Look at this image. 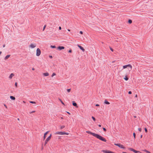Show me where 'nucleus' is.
Listing matches in <instances>:
<instances>
[{
	"label": "nucleus",
	"instance_id": "f257e3e1",
	"mask_svg": "<svg viewBox=\"0 0 153 153\" xmlns=\"http://www.w3.org/2000/svg\"><path fill=\"white\" fill-rule=\"evenodd\" d=\"M86 132L88 134L93 135V136L96 137L97 139H98L101 141H103L104 142H106V140L105 138L98 134L89 131H86Z\"/></svg>",
	"mask_w": 153,
	"mask_h": 153
},
{
	"label": "nucleus",
	"instance_id": "f03ea898",
	"mask_svg": "<svg viewBox=\"0 0 153 153\" xmlns=\"http://www.w3.org/2000/svg\"><path fill=\"white\" fill-rule=\"evenodd\" d=\"M128 149L129 150L132 151V152H134L135 153H141V152H140L137 151L131 148H128Z\"/></svg>",
	"mask_w": 153,
	"mask_h": 153
},
{
	"label": "nucleus",
	"instance_id": "7ed1b4c3",
	"mask_svg": "<svg viewBox=\"0 0 153 153\" xmlns=\"http://www.w3.org/2000/svg\"><path fill=\"white\" fill-rule=\"evenodd\" d=\"M114 145L115 146H116L119 147L122 149H125V147L123 146L122 145H121L119 143H115Z\"/></svg>",
	"mask_w": 153,
	"mask_h": 153
},
{
	"label": "nucleus",
	"instance_id": "20e7f679",
	"mask_svg": "<svg viewBox=\"0 0 153 153\" xmlns=\"http://www.w3.org/2000/svg\"><path fill=\"white\" fill-rule=\"evenodd\" d=\"M41 53V51L40 49L38 48L36 50V55L37 56H39L40 55Z\"/></svg>",
	"mask_w": 153,
	"mask_h": 153
},
{
	"label": "nucleus",
	"instance_id": "39448f33",
	"mask_svg": "<svg viewBox=\"0 0 153 153\" xmlns=\"http://www.w3.org/2000/svg\"><path fill=\"white\" fill-rule=\"evenodd\" d=\"M127 67H129L130 68V70L132 69V66L130 64H128L126 65L123 66V68L125 69L127 68Z\"/></svg>",
	"mask_w": 153,
	"mask_h": 153
},
{
	"label": "nucleus",
	"instance_id": "423d86ee",
	"mask_svg": "<svg viewBox=\"0 0 153 153\" xmlns=\"http://www.w3.org/2000/svg\"><path fill=\"white\" fill-rule=\"evenodd\" d=\"M55 134H58L61 135H64V132H59L57 131L55 133Z\"/></svg>",
	"mask_w": 153,
	"mask_h": 153
},
{
	"label": "nucleus",
	"instance_id": "0eeeda50",
	"mask_svg": "<svg viewBox=\"0 0 153 153\" xmlns=\"http://www.w3.org/2000/svg\"><path fill=\"white\" fill-rule=\"evenodd\" d=\"M77 46L78 47L80 48V49L82 51L84 52L85 51V49L81 46L79 45H78Z\"/></svg>",
	"mask_w": 153,
	"mask_h": 153
},
{
	"label": "nucleus",
	"instance_id": "6e6552de",
	"mask_svg": "<svg viewBox=\"0 0 153 153\" xmlns=\"http://www.w3.org/2000/svg\"><path fill=\"white\" fill-rule=\"evenodd\" d=\"M65 47L62 46H59L57 47V49L59 50H61L64 49L65 48Z\"/></svg>",
	"mask_w": 153,
	"mask_h": 153
},
{
	"label": "nucleus",
	"instance_id": "1a4fd4ad",
	"mask_svg": "<svg viewBox=\"0 0 153 153\" xmlns=\"http://www.w3.org/2000/svg\"><path fill=\"white\" fill-rule=\"evenodd\" d=\"M36 44H31L30 45V47L32 48H35L36 46Z\"/></svg>",
	"mask_w": 153,
	"mask_h": 153
},
{
	"label": "nucleus",
	"instance_id": "9d476101",
	"mask_svg": "<svg viewBox=\"0 0 153 153\" xmlns=\"http://www.w3.org/2000/svg\"><path fill=\"white\" fill-rule=\"evenodd\" d=\"M48 132H49V131H47L45 133H44V135L43 136V140H44L46 138V135L48 133Z\"/></svg>",
	"mask_w": 153,
	"mask_h": 153
},
{
	"label": "nucleus",
	"instance_id": "9b49d317",
	"mask_svg": "<svg viewBox=\"0 0 153 153\" xmlns=\"http://www.w3.org/2000/svg\"><path fill=\"white\" fill-rule=\"evenodd\" d=\"M101 151L105 153H109L110 151L107 150H102Z\"/></svg>",
	"mask_w": 153,
	"mask_h": 153
},
{
	"label": "nucleus",
	"instance_id": "f8f14e48",
	"mask_svg": "<svg viewBox=\"0 0 153 153\" xmlns=\"http://www.w3.org/2000/svg\"><path fill=\"white\" fill-rule=\"evenodd\" d=\"M52 136V134H51L47 138L46 140H47V141H49L51 138V137Z\"/></svg>",
	"mask_w": 153,
	"mask_h": 153
},
{
	"label": "nucleus",
	"instance_id": "ddd939ff",
	"mask_svg": "<svg viewBox=\"0 0 153 153\" xmlns=\"http://www.w3.org/2000/svg\"><path fill=\"white\" fill-rule=\"evenodd\" d=\"M72 103V104L73 106L76 107H77V104L75 101H73Z\"/></svg>",
	"mask_w": 153,
	"mask_h": 153
},
{
	"label": "nucleus",
	"instance_id": "4468645a",
	"mask_svg": "<svg viewBox=\"0 0 153 153\" xmlns=\"http://www.w3.org/2000/svg\"><path fill=\"white\" fill-rule=\"evenodd\" d=\"M14 76V74L13 73H11L9 76V78L11 79L12 77Z\"/></svg>",
	"mask_w": 153,
	"mask_h": 153
},
{
	"label": "nucleus",
	"instance_id": "2eb2a0df",
	"mask_svg": "<svg viewBox=\"0 0 153 153\" xmlns=\"http://www.w3.org/2000/svg\"><path fill=\"white\" fill-rule=\"evenodd\" d=\"M104 103L107 105H109L110 104V103L106 99L105 100Z\"/></svg>",
	"mask_w": 153,
	"mask_h": 153
},
{
	"label": "nucleus",
	"instance_id": "dca6fc26",
	"mask_svg": "<svg viewBox=\"0 0 153 153\" xmlns=\"http://www.w3.org/2000/svg\"><path fill=\"white\" fill-rule=\"evenodd\" d=\"M43 75L45 76H48L49 75V73L48 72L44 73L43 74Z\"/></svg>",
	"mask_w": 153,
	"mask_h": 153
},
{
	"label": "nucleus",
	"instance_id": "f3484780",
	"mask_svg": "<svg viewBox=\"0 0 153 153\" xmlns=\"http://www.w3.org/2000/svg\"><path fill=\"white\" fill-rule=\"evenodd\" d=\"M10 55H7L4 58V59L6 60L7 59L10 57Z\"/></svg>",
	"mask_w": 153,
	"mask_h": 153
},
{
	"label": "nucleus",
	"instance_id": "a211bd4d",
	"mask_svg": "<svg viewBox=\"0 0 153 153\" xmlns=\"http://www.w3.org/2000/svg\"><path fill=\"white\" fill-rule=\"evenodd\" d=\"M10 98L13 100H14L15 99V98L14 97L11 96H10Z\"/></svg>",
	"mask_w": 153,
	"mask_h": 153
},
{
	"label": "nucleus",
	"instance_id": "6ab92c4d",
	"mask_svg": "<svg viewBox=\"0 0 153 153\" xmlns=\"http://www.w3.org/2000/svg\"><path fill=\"white\" fill-rule=\"evenodd\" d=\"M123 78L126 81H127L128 79V78L126 76L125 77H124Z\"/></svg>",
	"mask_w": 153,
	"mask_h": 153
},
{
	"label": "nucleus",
	"instance_id": "aec40b11",
	"mask_svg": "<svg viewBox=\"0 0 153 153\" xmlns=\"http://www.w3.org/2000/svg\"><path fill=\"white\" fill-rule=\"evenodd\" d=\"M128 22L129 23V24H131L132 22V20H131V19H129L128 21Z\"/></svg>",
	"mask_w": 153,
	"mask_h": 153
},
{
	"label": "nucleus",
	"instance_id": "412c9836",
	"mask_svg": "<svg viewBox=\"0 0 153 153\" xmlns=\"http://www.w3.org/2000/svg\"><path fill=\"white\" fill-rule=\"evenodd\" d=\"M29 102L31 103L32 104H36V102L34 101H30Z\"/></svg>",
	"mask_w": 153,
	"mask_h": 153
},
{
	"label": "nucleus",
	"instance_id": "4be33fe9",
	"mask_svg": "<svg viewBox=\"0 0 153 153\" xmlns=\"http://www.w3.org/2000/svg\"><path fill=\"white\" fill-rule=\"evenodd\" d=\"M51 47L53 48H56V47L55 45H51Z\"/></svg>",
	"mask_w": 153,
	"mask_h": 153
},
{
	"label": "nucleus",
	"instance_id": "5701e85b",
	"mask_svg": "<svg viewBox=\"0 0 153 153\" xmlns=\"http://www.w3.org/2000/svg\"><path fill=\"white\" fill-rule=\"evenodd\" d=\"M133 135L134 138V139H135L136 138V134L135 132L133 133Z\"/></svg>",
	"mask_w": 153,
	"mask_h": 153
},
{
	"label": "nucleus",
	"instance_id": "b1692460",
	"mask_svg": "<svg viewBox=\"0 0 153 153\" xmlns=\"http://www.w3.org/2000/svg\"><path fill=\"white\" fill-rule=\"evenodd\" d=\"M65 127V126H61L60 127V129H62L63 128H64Z\"/></svg>",
	"mask_w": 153,
	"mask_h": 153
},
{
	"label": "nucleus",
	"instance_id": "393cba45",
	"mask_svg": "<svg viewBox=\"0 0 153 153\" xmlns=\"http://www.w3.org/2000/svg\"><path fill=\"white\" fill-rule=\"evenodd\" d=\"M92 119L94 121H95L96 119H95V118L93 116H92Z\"/></svg>",
	"mask_w": 153,
	"mask_h": 153
},
{
	"label": "nucleus",
	"instance_id": "a878e982",
	"mask_svg": "<svg viewBox=\"0 0 153 153\" xmlns=\"http://www.w3.org/2000/svg\"><path fill=\"white\" fill-rule=\"evenodd\" d=\"M59 100L61 102V103L63 104V105H64V103H63V102H62V101L60 99H59Z\"/></svg>",
	"mask_w": 153,
	"mask_h": 153
},
{
	"label": "nucleus",
	"instance_id": "bb28decb",
	"mask_svg": "<svg viewBox=\"0 0 153 153\" xmlns=\"http://www.w3.org/2000/svg\"><path fill=\"white\" fill-rule=\"evenodd\" d=\"M46 27V25H45L44 27H43V30L44 31L45 30V27Z\"/></svg>",
	"mask_w": 153,
	"mask_h": 153
},
{
	"label": "nucleus",
	"instance_id": "cd10ccee",
	"mask_svg": "<svg viewBox=\"0 0 153 153\" xmlns=\"http://www.w3.org/2000/svg\"><path fill=\"white\" fill-rule=\"evenodd\" d=\"M56 75V73H53L52 74L51 76H52V77H53V76H55Z\"/></svg>",
	"mask_w": 153,
	"mask_h": 153
},
{
	"label": "nucleus",
	"instance_id": "c85d7f7f",
	"mask_svg": "<svg viewBox=\"0 0 153 153\" xmlns=\"http://www.w3.org/2000/svg\"><path fill=\"white\" fill-rule=\"evenodd\" d=\"M144 130L145 132H146V133H147L148 132L147 129L146 128H144Z\"/></svg>",
	"mask_w": 153,
	"mask_h": 153
},
{
	"label": "nucleus",
	"instance_id": "c756f323",
	"mask_svg": "<svg viewBox=\"0 0 153 153\" xmlns=\"http://www.w3.org/2000/svg\"><path fill=\"white\" fill-rule=\"evenodd\" d=\"M111 51L113 52L114 51V50L110 47H109Z\"/></svg>",
	"mask_w": 153,
	"mask_h": 153
},
{
	"label": "nucleus",
	"instance_id": "7c9ffc66",
	"mask_svg": "<svg viewBox=\"0 0 153 153\" xmlns=\"http://www.w3.org/2000/svg\"><path fill=\"white\" fill-rule=\"evenodd\" d=\"M71 90V89H67V91H68V92H69Z\"/></svg>",
	"mask_w": 153,
	"mask_h": 153
},
{
	"label": "nucleus",
	"instance_id": "2f4dec72",
	"mask_svg": "<svg viewBox=\"0 0 153 153\" xmlns=\"http://www.w3.org/2000/svg\"><path fill=\"white\" fill-rule=\"evenodd\" d=\"M138 130L140 132H141L142 131V128H138Z\"/></svg>",
	"mask_w": 153,
	"mask_h": 153
},
{
	"label": "nucleus",
	"instance_id": "473e14b6",
	"mask_svg": "<svg viewBox=\"0 0 153 153\" xmlns=\"http://www.w3.org/2000/svg\"><path fill=\"white\" fill-rule=\"evenodd\" d=\"M145 151L147 153H151L150 152L146 150H145Z\"/></svg>",
	"mask_w": 153,
	"mask_h": 153
},
{
	"label": "nucleus",
	"instance_id": "72a5a7b5",
	"mask_svg": "<svg viewBox=\"0 0 153 153\" xmlns=\"http://www.w3.org/2000/svg\"><path fill=\"white\" fill-rule=\"evenodd\" d=\"M48 141H47V140H46L45 141V145L46 144L48 143Z\"/></svg>",
	"mask_w": 153,
	"mask_h": 153
},
{
	"label": "nucleus",
	"instance_id": "f704fd0d",
	"mask_svg": "<svg viewBox=\"0 0 153 153\" xmlns=\"http://www.w3.org/2000/svg\"><path fill=\"white\" fill-rule=\"evenodd\" d=\"M15 85V86L17 87V82H16Z\"/></svg>",
	"mask_w": 153,
	"mask_h": 153
},
{
	"label": "nucleus",
	"instance_id": "c9c22d12",
	"mask_svg": "<svg viewBox=\"0 0 153 153\" xmlns=\"http://www.w3.org/2000/svg\"><path fill=\"white\" fill-rule=\"evenodd\" d=\"M103 131H106V129L105 128H103Z\"/></svg>",
	"mask_w": 153,
	"mask_h": 153
},
{
	"label": "nucleus",
	"instance_id": "e433bc0d",
	"mask_svg": "<svg viewBox=\"0 0 153 153\" xmlns=\"http://www.w3.org/2000/svg\"><path fill=\"white\" fill-rule=\"evenodd\" d=\"M68 133L65 132L64 131V135H68Z\"/></svg>",
	"mask_w": 153,
	"mask_h": 153
},
{
	"label": "nucleus",
	"instance_id": "4c0bfd02",
	"mask_svg": "<svg viewBox=\"0 0 153 153\" xmlns=\"http://www.w3.org/2000/svg\"><path fill=\"white\" fill-rule=\"evenodd\" d=\"M128 94H132V92L131 91H128Z\"/></svg>",
	"mask_w": 153,
	"mask_h": 153
},
{
	"label": "nucleus",
	"instance_id": "58836bf2",
	"mask_svg": "<svg viewBox=\"0 0 153 153\" xmlns=\"http://www.w3.org/2000/svg\"><path fill=\"white\" fill-rule=\"evenodd\" d=\"M35 112V111H33L31 112H30V114H31V113H34V112Z\"/></svg>",
	"mask_w": 153,
	"mask_h": 153
},
{
	"label": "nucleus",
	"instance_id": "ea45409f",
	"mask_svg": "<svg viewBox=\"0 0 153 153\" xmlns=\"http://www.w3.org/2000/svg\"><path fill=\"white\" fill-rule=\"evenodd\" d=\"M71 52H72L71 50L70 49V50H69V51H68V52L69 53H71Z\"/></svg>",
	"mask_w": 153,
	"mask_h": 153
},
{
	"label": "nucleus",
	"instance_id": "a19ab883",
	"mask_svg": "<svg viewBox=\"0 0 153 153\" xmlns=\"http://www.w3.org/2000/svg\"><path fill=\"white\" fill-rule=\"evenodd\" d=\"M79 33L81 34H83V32L82 31H80Z\"/></svg>",
	"mask_w": 153,
	"mask_h": 153
},
{
	"label": "nucleus",
	"instance_id": "79ce46f5",
	"mask_svg": "<svg viewBox=\"0 0 153 153\" xmlns=\"http://www.w3.org/2000/svg\"><path fill=\"white\" fill-rule=\"evenodd\" d=\"M49 58H51V59H52V58H53L52 56H50H50H49Z\"/></svg>",
	"mask_w": 153,
	"mask_h": 153
},
{
	"label": "nucleus",
	"instance_id": "37998d69",
	"mask_svg": "<svg viewBox=\"0 0 153 153\" xmlns=\"http://www.w3.org/2000/svg\"><path fill=\"white\" fill-rule=\"evenodd\" d=\"M100 106V105L98 104H96L95 105V106Z\"/></svg>",
	"mask_w": 153,
	"mask_h": 153
},
{
	"label": "nucleus",
	"instance_id": "c03bdc74",
	"mask_svg": "<svg viewBox=\"0 0 153 153\" xmlns=\"http://www.w3.org/2000/svg\"><path fill=\"white\" fill-rule=\"evenodd\" d=\"M59 30H61V29H62V28H61V27L60 26H59Z\"/></svg>",
	"mask_w": 153,
	"mask_h": 153
},
{
	"label": "nucleus",
	"instance_id": "a18cd8bd",
	"mask_svg": "<svg viewBox=\"0 0 153 153\" xmlns=\"http://www.w3.org/2000/svg\"><path fill=\"white\" fill-rule=\"evenodd\" d=\"M98 126L99 127H101V125L100 124H99L98 125Z\"/></svg>",
	"mask_w": 153,
	"mask_h": 153
},
{
	"label": "nucleus",
	"instance_id": "49530a36",
	"mask_svg": "<svg viewBox=\"0 0 153 153\" xmlns=\"http://www.w3.org/2000/svg\"><path fill=\"white\" fill-rule=\"evenodd\" d=\"M109 153H114V152H113L110 151V152Z\"/></svg>",
	"mask_w": 153,
	"mask_h": 153
},
{
	"label": "nucleus",
	"instance_id": "de8ad7c7",
	"mask_svg": "<svg viewBox=\"0 0 153 153\" xmlns=\"http://www.w3.org/2000/svg\"><path fill=\"white\" fill-rule=\"evenodd\" d=\"M5 45H3V47H5Z\"/></svg>",
	"mask_w": 153,
	"mask_h": 153
},
{
	"label": "nucleus",
	"instance_id": "09e8293b",
	"mask_svg": "<svg viewBox=\"0 0 153 153\" xmlns=\"http://www.w3.org/2000/svg\"><path fill=\"white\" fill-rule=\"evenodd\" d=\"M32 69L33 70H35V69L34 68H33Z\"/></svg>",
	"mask_w": 153,
	"mask_h": 153
},
{
	"label": "nucleus",
	"instance_id": "8fccbe9b",
	"mask_svg": "<svg viewBox=\"0 0 153 153\" xmlns=\"http://www.w3.org/2000/svg\"><path fill=\"white\" fill-rule=\"evenodd\" d=\"M4 106H5L6 108H7V106H6V105L5 104H4Z\"/></svg>",
	"mask_w": 153,
	"mask_h": 153
},
{
	"label": "nucleus",
	"instance_id": "3c124183",
	"mask_svg": "<svg viewBox=\"0 0 153 153\" xmlns=\"http://www.w3.org/2000/svg\"><path fill=\"white\" fill-rule=\"evenodd\" d=\"M142 136H143V135H141V136H140V137L141 138H142Z\"/></svg>",
	"mask_w": 153,
	"mask_h": 153
},
{
	"label": "nucleus",
	"instance_id": "603ef678",
	"mask_svg": "<svg viewBox=\"0 0 153 153\" xmlns=\"http://www.w3.org/2000/svg\"><path fill=\"white\" fill-rule=\"evenodd\" d=\"M67 113L68 114H70V113L69 112H67Z\"/></svg>",
	"mask_w": 153,
	"mask_h": 153
},
{
	"label": "nucleus",
	"instance_id": "864d4df0",
	"mask_svg": "<svg viewBox=\"0 0 153 153\" xmlns=\"http://www.w3.org/2000/svg\"><path fill=\"white\" fill-rule=\"evenodd\" d=\"M137 97V95L136 94L135 96V97Z\"/></svg>",
	"mask_w": 153,
	"mask_h": 153
},
{
	"label": "nucleus",
	"instance_id": "5fc2aeb1",
	"mask_svg": "<svg viewBox=\"0 0 153 153\" xmlns=\"http://www.w3.org/2000/svg\"><path fill=\"white\" fill-rule=\"evenodd\" d=\"M68 30L69 31H70V30L69 29H68Z\"/></svg>",
	"mask_w": 153,
	"mask_h": 153
},
{
	"label": "nucleus",
	"instance_id": "6e6d98bb",
	"mask_svg": "<svg viewBox=\"0 0 153 153\" xmlns=\"http://www.w3.org/2000/svg\"><path fill=\"white\" fill-rule=\"evenodd\" d=\"M17 119H18V120H19V118H18Z\"/></svg>",
	"mask_w": 153,
	"mask_h": 153
}]
</instances>
